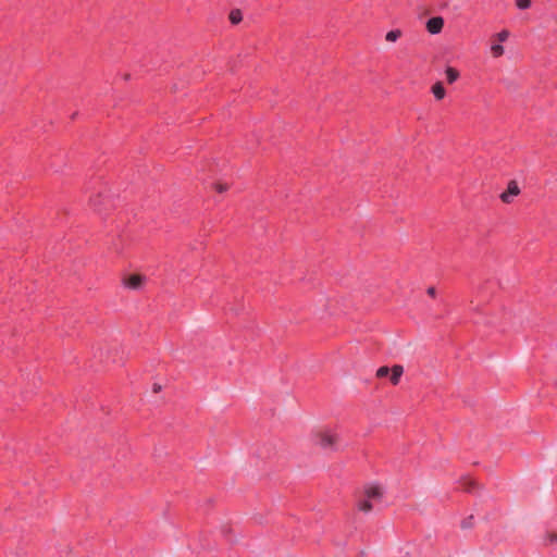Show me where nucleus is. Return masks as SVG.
Returning a JSON list of instances; mask_svg holds the SVG:
<instances>
[{
  "instance_id": "obj_1",
  "label": "nucleus",
  "mask_w": 557,
  "mask_h": 557,
  "mask_svg": "<svg viewBox=\"0 0 557 557\" xmlns=\"http://www.w3.org/2000/svg\"><path fill=\"white\" fill-rule=\"evenodd\" d=\"M384 490L375 483L364 485L362 495L357 502V508L364 513L379 508L383 504Z\"/></svg>"
},
{
  "instance_id": "obj_2",
  "label": "nucleus",
  "mask_w": 557,
  "mask_h": 557,
  "mask_svg": "<svg viewBox=\"0 0 557 557\" xmlns=\"http://www.w3.org/2000/svg\"><path fill=\"white\" fill-rule=\"evenodd\" d=\"M317 444L325 449L333 450L339 445V435L332 430H324L319 434Z\"/></svg>"
},
{
  "instance_id": "obj_3",
  "label": "nucleus",
  "mask_w": 557,
  "mask_h": 557,
  "mask_svg": "<svg viewBox=\"0 0 557 557\" xmlns=\"http://www.w3.org/2000/svg\"><path fill=\"white\" fill-rule=\"evenodd\" d=\"M146 277L140 274H131L123 278L122 283L125 288L137 290L145 285Z\"/></svg>"
},
{
  "instance_id": "obj_4",
  "label": "nucleus",
  "mask_w": 557,
  "mask_h": 557,
  "mask_svg": "<svg viewBox=\"0 0 557 557\" xmlns=\"http://www.w3.org/2000/svg\"><path fill=\"white\" fill-rule=\"evenodd\" d=\"M520 194V187L516 181H510L507 185L506 190H504L499 198L505 203L512 202L513 198Z\"/></svg>"
},
{
  "instance_id": "obj_5",
  "label": "nucleus",
  "mask_w": 557,
  "mask_h": 557,
  "mask_svg": "<svg viewBox=\"0 0 557 557\" xmlns=\"http://www.w3.org/2000/svg\"><path fill=\"white\" fill-rule=\"evenodd\" d=\"M425 27L431 35H437L443 30L444 18L442 16H433L426 21Z\"/></svg>"
},
{
  "instance_id": "obj_6",
  "label": "nucleus",
  "mask_w": 557,
  "mask_h": 557,
  "mask_svg": "<svg viewBox=\"0 0 557 557\" xmlns=\"http://www.w3.org/2000/svg\"><path fill=\"white\" fill-rule=\"evenodd\" d=\"M389 381L393 385H397L400 382V379L404 374V367L400 364H395L389 370Z\"/></svg>"
},
{
  "instance_id": "obj_7",
  "label": "nucleus",
  "mask_w": 557,
  "mask_h": 557,
  "mask_svg": "<svg viewBox=\"0 0 557 557\" xmlns=\"http://www.w3.org/2000/svg\"><path fill=\"white\" fill-rule=\"evenodd\" d=\"M431 91L436 100H442L446 96V90L441 82L435 83L432 86Z\"/></svg>"
},
{
  "instance_id": "obj_8",
  "label": "nucleus",
  "mask_w": 557,
  "mask_h": 557,
  "mask_svg": "<svg viewBox=\"0 0 557 557\" xmlns=\"http://www.w3.org/2000/svg\"><path fill=\"white\" fill-rule=\"evenodd\" d=\"M490 52L493 58H499L505 53V48L500 42H493L490 46Z\"/></svg>"
},
{
  "instance_id": "obj_9",
  "label": "nucleus",
  "mask_w": 557,
  "mask_h": 557,
  "mask_svg": "<svg viewBox=\"0 0 557 557\" xmlns=\"http://www.w3.org/2000/svg\"><path fill=\"white\" fill-rule=\"evenodd\" d=\"M445 75L449 84H454L460 76L459 72L451 66L446 67Z\"/></svg>"
},
{
  "instance_id": "obj_10",
  "label": "nucleus",
  "mask_w": 557,
  "mask_h": 557,
  "mask_svg": "<svg viewBox=\"0 0 557 557\" xmlns=\"http://www.w3.org/2000/svg\"><path fill=\"white\" fill-rule=\"evenodd\" d=\"M243 20L242 11L238 9L232 10L230 13V21L232 24H238Z\"/></svg>"
},
{
  "instance_id": "obj_11",
  "label": "nucleus",
  "mask_w": 557,
  "mask_h": 557,
  "mask_svg": "<svg viewBox=\"0 0 557 557\" xmlns=\"http://www.w3.org/2000/svg\"><path fill=\"white\" fill-rule=\"evenodd\" d=\"M401 36V32L399 29H392L386 33L385 39L389 42H395Z\"/></svg>"
},
{
  "instance_id": "obj_12",
  "label": "nucleus",
  "mask_w": 557,
  "mask_h": 557,
  "mask_svg": "<svg viewBox=\"0 0 557 557\" xmlns=\"http://www.w3.org/2000/svg\"><path fill=\"white\" fill-rule=\"evenodd\" d=\"M516 5L519 10H527L531 7V0H516Z\"/></svg>"
},
{
  "instance_id": "obj_13",
  "label": "nucleus",
  "mask_w": 557,
  "mask_h": 557,
  "mask_svg": "<svg viewBox=\"0 0 557 557\" xmlns=\"http://www.w3.org/2000/svg\"><path fill=\"white\" fill-rule=\"evenodd\" d=\"M500 44L506 41L509 37V32L504 29V30H500L499 33H497L495 36H494Z\"/></svg>"
},
{
  "instance_id": "obj_14",
  "label": "nucleus",
  "mask_w": 557,
  "mask_h": 557,
  "mask_svg": "<svg viewBox=\"0 0 557 557\" xmlns=\"http://www.w3.org/2000/svg\"><path fill=\"white\" fill-rule=\"evenodd\" d=\"M389 370L391 369L388 367L383 366V367H380L376 370L375 374H376L377 377H385V376H387L389 374Z\"/></svg>"
},
{
  "instance_id": "obj_15",
  "label": "nucleus",
  "mask_w": 557,
  "mask_h": 557,
  "mask_svg": "<svg viewBox=\"0 0 557 557\" xmlns=\"http://www.w3.org/2000/svg\"><path fill=\"white\" fill-rule=\"evenodd\" d=\"M426 294H428L429 296H431V297H435V295H436L435 287H433V286L428 287V289H426Z\"/></svg>"
},
{
  "instance_id": "obj_16",
  "label": "nucleus",
  "mask_w": 557,
  "mask_h": 557,
  "mask_svg": "<svg viewBox=\"0 0 557 557\" xmlns=\"http://www.w3.org/2000/svg\"><path fill=\"white\" fill-rule=\"evenodd\" d=\"M215 188L219 193H223L224 190H226V186L222 185V184H216L215 185Z\"/></svg>"
}]
</instances>
